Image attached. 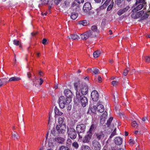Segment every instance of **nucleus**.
<instances>
[{
    "label": "nucleus",
    "mask_w": 150,
    "mask_h": 150,
    "mask_svg": "<svg viewBox=\"0 0 150 150\" xmlns=\"http://www.w3.org/2000/svg\"><path fill=\"white\" fill-rule=\"evenodd\" d=\"M58 133L60 134H63L65 132V130L63 129H61L59 130L58 132Z\"/></svg>",
    "instance_id": "3c124183"
},
{
    "label": "nucleus",
    "mask_w": 150,
    "mask_h": 150,
    "mask_svg": "<svg viewBox=\"0 0 150 150\" xmlns=\"http://www.w3.org/2000/svg\"><path fill=\"white\" fill-rule=\"evenodd\" d=\"M130 8V7L128 6H127L126 7H125V8L123 9V11L124 12H125L126 11H127Z\"/></svg>",
    "instance_id": "6e6d98bb"
},
{
    "label": "nucleus",
    "mask_w": 150,
    "mask_h": 150,
    "mask_svg": "<svg viewBox=\"0 0 150 150\" xmlns=\"http://www.w3.org/2000/svg\"><path fill=\"white\" fill-rule=\"evenodd\" d=\"M97 110L100 112H103L104 110L103 106L101 104H99L97 106Z\"/></svg>",
    "instance_id": "dca6fc26"
},
{
    "label": "nucleus",
    "mask_w": 150,
    "mask_h": 150,
    "mask_svg": "<svg viewBox=\"0 0 150 150\" xmlns=\"http://www.w3.org/2000/svg\"><path fill=\"white\" fill-rule=\"evenodd\" d=\"M80 23L84 26H86L87 25V22L86 20H83L81 21Z\"/></svg>",
    "instance_id": "a18cd8bd"
},
{
    "label": "nucleus",
    "mask_w": 150,
    "mask_h": 150,
    "mask_svg": "<svg viewBox=\"0 0 150 150\" xmlns=\"http://www.w3.org/2000/svg\"><path fill=\"white\" fill-rule=\"evenodd\" d=\"M81 38L83 40H86L88 39V38H87V36L86 34L85 33L81 34Z\"/></svg>",
    "instance_id": "7c9ffc66"
},
{
    "label": "nucleus",
    "mask_w": 150,
    "mask_h": 150,
    "mask_svg": "<svg viewBox=\"0 0 150 150\" xmlns=\"http://www.w3.org/2000/svg\"><path fill=\"white\" fill-rule=\"evenodd\" d=\"M86 129V126L83 124L77 125L76 129L78 133H81L83 132Z\"/></svg>",
    "instance_id": "0eeeda50"
},
{
    "label": "nucleus",
    "mask_w": 150,
    "mask_h": 150,
    "mask_svg": "<svg viewBox=\"0 0 150 150\" xmlns=\"http://www.w3.org/2000/svg\"><path fill=\"white\" fill-rule=\"evenodd\" d=\"M27 76H28V77L29 78H30L31 77V75L30 74V72H28V73H27Z\"/></svg>",
    "instance_id": "774afa93"
},
{
    "label": "nucleus",
    "mask_w": 150,
    "mask_h": 150,
    "mask_svg": "<svg viewBox=\"0 0 150 150\" xmlns=\"http://www.w3.org/2000/svg\"><path fill=\"white\" fill-rule=\"evenodd\" d=\"M118 83V82L116 81H113L112 82V84L113 86H115L117 85Z\"/></svg>",
    "instance_id": "5fc2aeb1"
},
{
    "label": "nucleus",
    "mask_w": 150,
    "mask_h": 150,
    "mask_svg": "<svg viewBox=\"0 0 150 150\" xmlns=\"http://www.w3.org/2000/svg\"><path fill=\"white\" fill-rule=\"evenodd\" d=\"M78 16V14L77 13H72L71 15V17L72 19L75 20L76 18Z\"/></svg>",
    "instance_id": "393cba45"
},
{
    "label": "nucleus",
    "mask_w": 150,
    "mask_h": 150,
    "mask_svg": "<svg viewBox=\"0 0 150 150\" xmlns=\"http://www.w3.org/2000/svg\"><path fill=\"white\" fill-rule=\"evenodd\" d=\"M59 150H70V149L67 147L62 146L60 147Z\"/></svg>",
    "instance_id": "f704fd0d"
},
{
    "label": "nucleus",
    "mask_w": 150,
    "mask_h": 150,
    "mask_svg": "<svg viewBox=\"0 0 150 150\" xmlns=\"http://www.w3.org/2000/svg\"><path fill=\"white\" fill-rule=\"evenodd\" d=\"M56 131L54 129H53L51 131V133L54 135H56Z\"/></svg>",
    "instance_id": "4d7b16f0"
},
{
    "label": "nucleus",
    "mask_w": 150,
    "mask_h": 150,
    "mask_svg": "<svg viewBox=\"0 0 150 150\" xmlns=\"http://www.w3.org/2000/svg\"><path fill=\"white\" fill-rule=\"evenodd\" d=\"M42 43L44 45H45L47 44L48 42H47V40L45 38H44L42 40Z\"/></svg>",
    "instance_id": "864d4df0"
},
{
    "label": "nucleus",
    "mask_w": 150,
    "mask_h": 150,
    "mask_svg": "<svg viewBox=\"0 0 150 150\" xmlns=\"http://www.w3.org/2000/svg\"><path fill=\"white\" fill-rule=\"evenodd\" d=\"M74 88L76 91L75 99L80 102L81 106L84 107L88 104V99L84 95L88 93V88L87 86L81 81L75 83Z\"/></svg>",
    "instance_id": "f257e3e1"
},
{
    "label": "nucleus",
    "mask_w": 150,
    "mask_h": 150,
    "mask_svg": "<svg viewBox=\"0 0 150 150\" xmlns=\"http://www.w3.org/2000/svg\"><path fill=\"white\" fill-rule=\"evenodd\" d=\"M144 3L138 5L133 10V12H136L141 9L144 7Z\"/></svg>",
    "instance_id": "ddd939ff"
},
{
    "label": "nucleus",
    "mask_w": 150,
    "mask_h": 150,
    "mask_svg": "<svg viewBox=\"0 0 150 150\" xmlns=\"http://www.w3.org/2000/svg\"><path fill=\"white\" fill-rule=\"evenodd\" d=\"M93 134L92 133L88 132L87 134L82 139V141L84 143H88L91 139Z\"/></svg>",
    "instance_id": "20e7f679"
},
{
    "label": "nucleus",
    "mask_w": 150,
    "mask_h": 150,
    "mask_svg": "<svg viewBox=\"0 0 150 150\" xmlns=\"http://www.w3.org/2000/svg\"><path fill=\"white\" fill-rule=\"evenodd\" d=\"M142 120L144 122H145L146 120H148L147 118L146 117H144L143 118H142Z\"/></svg>",
    "instance_id": "338daca9"
},
{
    "label": "nucleus",
    "mask_w": 150,
    "mask_h": 150,
    "mask_svg": "<svg viewBox=\"0 0 150 150\" xmlns=\"http://www.w3.org/2000/svg\"><path fill=\"white\" fill-rule=\"evenodd\" d=\"M67 143L70 144L71 143V140L70 139H68L67 141Z\"/></svg>",
    "instance_id": "0e129e2a"
},
{
    "label": "nucleus",
    "mask_w": 150,
    "mask_h": 150,
    "mask_svg": "<svg viewBox=\"0 0 150 150\" xmlns=\"http://www.w3.org/2000/svg\"><path fill=\"white\" fill-rule=\"evenodd\" d=\"M96 128V125L92 124L89 129V132H91L92 133V132L94 131Z\"/></svg>",
    "instance_id": "b1692460"
},
{
    "label": "nucleus",
    "mask_w": 150,
    "mask_h": 150,
    "mask_svg": "<svg viewBox=\"0 0 150 150\" xmlns=\"http://www.w3.org/2000/svg\"><path fill=\"white\" fill-rule=\"evenodd\" d=\"M55 140L56 142L58 143L62 144L64 142L65 139L64 138L59 137L56 138Z\"/></svg>",
    "instance_id": "2eb2a0df"
},
{
    "label": "nucleus",
    "mask_w": 150,
    "mask_h": 150,
    "mask_svg": "<svg viewBox=\"0 0 150 150\" xmlns=\"http://www.w3.org/2000/svg\"><path fill=\"white\" fill-rule=\"evenodd\" d=\"M91 9V6L90 3L89 2L86 3L83 7V10L84 12L89 11Z\"/></svg>",
    "instance_id": "6e6552de"
},
{
    "label": "nucleus",
    "mask_w": 150,
    "mask_h": 150,
    "mask_svg": "<svg viewBox=\"0 0 150 150\" xmlns=\"http://www.w3.org/2000/svg\"><path fill=\"white\" fill-rule=\"evenodd\" d=\"M145 62L149 63L150 61V57L149 56H146L145 57Z\"/></svg>",
    "instance_id": "79ce46f5"
},
{
    "label": "nucleus",
    "mask_w": 150,
    "mask_h": 150,
    "mask_svg": "<svg viewBox=\"0 0 150 150\" xmlns=\"http://www.w3.org/2000/svg\"><path fill=\"white\" fill-rule=\"evenodd\" d=\"M138 15L139 16V18L140 17H141L142 16H143V14L144 13V12L142 10L138 12Z\"/></svg>",
    "instance_id": "49530a36"
},
{
    "label": "nucleus",
    "mask_w": 150,
    "mask_h": 150,
    "mask_svg": "<svg viewBox=\"0 0 150 150\" xmlns=\"http://www.w3.org/2000/svg\"><path fill=\"white\" fill-rule=\"evenodd\" d=\"M67 37L70 39L75 40L79 38V37L76 34H73L68 36Z\"/></svg>",
    "instance_id": "f3484780"
},
{
    "label": "nucleus",
    "mask_w": 150,
    "mask_h": 150,
    "mask_svg": "<svg viewBox=\"0 0 150 150\" xmlns=\"http://www.w3.org/2000/svg\"><path fill=\"white\" fill-rule=\"evenodd\" d=\"M68 135L72 139H75L76 137L77 134L76 130L73 128L68 129Z\"/></svg>",
    "instance_id": "7ed1b4c3"
},
{
    "label": "nucleus",
    "mask_w": 150,
    "mask_h": 150,
    "mask_svg": "<svg viewBox=\"0 0 150 150\" xmlns=\"http://www.w3.org/2000/svg\"><path fill=\"white\" fill-rule=\"evenodd\" d=\"M79 140H81L82 139V136L81 135L79 134Z\"/></svg>",
    "instance_id": "69168bd1"
},
{
    "label": "nucleus",
    "mask_w": 150,
    "mask_h": 150,
    "mask_svg": "<svg viewBox=\"0 0 150 150\" xmlns=\"http://www.w3.org/2000/svg\"><path fill=\"white\" fill-rule=\"evenodd\" d=\"M93 72L95 74H98L99 73V71L97 68L95 67L93 68Z\"/></svg>",
    "instance_id": "cd10ccee"
},
{
    "label": "nucleus",
    "mask_w": 150,
    "mask_h": 150,
    "mask_svg": "<svg viewBox=\"0 0 150 150\" xmlns=\"http://www.w3.org/2000/svg\"><path fill=\"white\" fill-rule=\"evenodd\" d=\"M128 72V71L127 69H125L124 70V72L123 73V75L124 76H126L127 75Z\"/></svg>",
    "instance_id": "13d9d810"
},
{
    "label": "nucleus",
    "mask_w": 150,
    "mask_h": 150,
    "mask_svg": "<svg viewBox=\"0 0 150 150\" xmlns=\"http://www.w3.org/2000/svg\"><path fill=\"white\" fill-rule=\"evenodd\" d=\"M114 0H106L105 2L103 4L104 6H107L109 5L108 8L107 10H110L114 4Z\"/></svg>",
    "instance_id": "39448f33"
},
{
    "label": "nucleus",
    "mask_w": 150,
    "mask_h": 150,
    "mask_svg": "<svg viewBox=\"0 0 150 150\" xmlns=\"http://www.w3.org/2000/svg\"><path fill=\"white\" fill-rule=\"evenodd\" d=\"M124 12L123 9L119 10L117 12V14L119 16H120L124 13Z\"/></svg>",
    "instance_id": "c9c22d12"
},
{
    "label": "nucleus",
    "mask_w": 150,
    "mask_h": 150,
    "mask_svg": "<svg viewBox=\"0 0 150 150\" xmlns=\"http://www.w3.org/2000/svg\"><path fill=\"white\" fill-rule=\"evenodd\" d=\"M58 122L59 125H62L63 122V120L62 117H59L58 119Z\"/></svg>",
    "instance_id": "09e8293b"
},
{
    "label": "nucleus",
    "mask_w": 150,
    "mask_h": 150,
    "mask_svg": "<svg viewBox=\"0 0 150 150\" xmlns=\"http://www.w3.org/2000/svg\"><path fill=\"white\" fill-rule=\"evenodd\" d=\"M123 0H116V2L118 5H120L123 2Z\"/></svg>",
    "instance_id": "603ef678"
},
{
    "label": "nucleus",
    "mask_w": 150,
    "mask_h": 150,
    "mask_svg": "<svg viewBox=\"0 0 150 150\" xmlns=\"http://www.w3.org/2000/svg\"><path fill=\"white\" fill-rule=\"evenodd\" d=\"M21 79L20 77H13L11 78L9 80L8 82L12 81H18L21 80Z\"/></svg>",
    "instance_id": "4be33fe9"
},
{
    "label": "nucleus",
    "mask_w": 150,
    "mask_h": 150,
    "mask_svg": "<svg viewBox=\"0 0 150 150\" xmlns=\"http://www.w3.org/2000/svg\"><path fill=\"white\" fill-rule=\"evenodd\" d=\"M145 0H136V5H137V4L142 3H144Z\"/></svg>",
    "instance_id": "a19ab883"
},
{
    "label": "nucleus",
    "mask_w": 150,
    "mask_h": 150,
    "mask_svg": "<svg viewBox=\"0 0 150 150\" xmlns=\"http://www.w3.org/2000/svg\"><path fill=\"white\" fill-rule=\"evenodd\" d=\"M101 53V52L100 50H97L94 52L93 53V57L95 58L98 57Z\"/></svg>",
    "instance_id": "412c9836"
},
{
    "label": "nucleus",
    "mask_w": 150,
    "mask_h": 150,
    "mask_svg": "<svg viewBox=\"0 0 150 150\" xmlns=\"http://www.w3.org/2000/svg\"><path fill=\"white\" fill-rule=\"evenodd\" d=\"M60 2V0H55L54 1L55 3L56 4L58 5Z\"/></svg>",
    "instance_id": "e2e57ef3"
},
{
    "label": "nucleus",
    "mask_w": 150,
    "mask_h": 150,
    "mask_svg": "<svg viewBox=\"0 0 150 150\" xmlns=\"http://www.w3.org/2000/svg\"><path fill=\"white\" fill-rule=\"evenodd\" d=\"M60 127V125H59V126L57 125L56 127V129L57 131V132H58L59 130L60 129V127Z\"/></svg>",
    "instance_id": "052dcab7"
},
{
    "label": "nucleus",
    "mask_w": 150,
    "mask_h": 150,
    "mask_svg": "<svg viewBox=\"0 0 150 150\" xmlns=\"http://www.w3.org/2000/svg\"><path fill=\"white\" fill-rule=\"evenodd\" d=\"M81 150H90V148L88 146L83 145L81 146Z\"/></svg>",
    "instance_id": "c756f323"
},
{
    "label": "nucleus",
    "mask_w": 150,
    "mask_h": 150,
    "mask_svg": "<svg viewBox=\"0 0 150 150\" xmlns=\"http://www.w3.org/2000/svg\"><path fill=\"white\" fill-rule=\"evenodd\" d=\"M93 146L94 147V149L96 150H99L100 149L101 146L99 142L96 140H93L92 142Z\"/></svg>",
    "instance_id": "9d476101"
},
{
    "label": "nucleus",
    "mask_w": 150,
    "mask_h": 150,
    "mask_svg": "<svg viewBox=\"0 0 150 150\" xmlns=\"http://www.w3.org/2000/svg\"><path fill=\"white\" fill-rule=\"evenodd\" d=\"M91 29L95 33H99V30L98 29L96 25H93L91 26Z\"/></svg>",
    "instance_id": "a211bd4d"
},
{
    "label": "nucleus",
    "mask_w": 150,
    "mask_h": 150,
    "mask_svg": "<svg viewBox=\"0 0 150 150\" xmlns=\"http://www.w3.org/2000/svg\"><path fill=\"white\" fill-rule=\"evenodd\" d=\"M149 16V15L148 14H146L145 15L143 16L141 18V20H143L144 19H146Z\"/></svg>",
    "instance_id": "de8ad7c7"
},
{
    "label": "nucleus",
    "mask_w": 150,
    "mask_h": 150,
    "mask_svg": "<svg viewBox=\"0 0 150 150\" xmlns=\"http://www.w3.org/2000/svg\"><path fill=\"white\" fill-rule=\"evenodd\" d=\"M13 43L16 46H19L20 47H21V43L19 40L15 39L14 40H13Z\"/></svg>",
    "instance_id": "5701e85b"
},
{
    "label": "nucleus",
    "mask_w": 150,
    "mask_h": 150,
    "mask_svg": "<svg viewBox=\"0 0 150 150\" xmlns=\"http://www.w3.org/2000/svg\"><path fill=\"white\" fill-rule=\"evenodd\" d=\"M7 82L6 81V79H0V86H2L4 83H6Z\"/></svg>",
    "instance_id": "c85d7f7f"
},
{
    "label": "nucleus",
    "mask_w": 150,
    "mask_h": 150,
    "mask_svg": "<svg viewBox=\"0 0 150 150\" xmlns=\"http://www.w3.org/2000/svg\"><path fill=\"white\" fill-rule=\"evenodd\" d=\"M116 128H115L114 129V131L112 133L111 135L110 136V138H112V137H113L116 134Z\"/></svg>",
    "instance_id": "58836bf2"
},
{
    "label": "nucleus",
    "mask_w": 150,
    "mask_h": 150,
    "mask_svg": "<svg viewBox=\"0 0 150 150\" xmlns=\"http://www.w3.org/2000/svg\"><path fill=\"white\" fill-rule=\"evenodd\" d=\"M70 98H66L64 96H60L59 99V105L61 108H63L66 105L69 104L71 102Z\"/></svg>",
    "instance_id": "f03ea898"
},
{
    "label": "nucleus",
    "mask_w": 150,
    "mask_h": 150,
    "mask_svg": "<svg viewBox=\"0 0 150 150\" xmlns=\"http://www.w3.org/2000/svg\"><path fill=\"white\" fill-rule=\"evenodd\" d=\"M91 96L93 101H97L99 98V94L98 92L96 91H93L91 93Z\"/></svg>",
    "instance_id": "423d86ee"
},
{
    "label": "nucleus",
    "mask_w": 150,
    "mask_h": 150,
    "mask_svg": "<svg viewBox=\"0 0 150 150\" xmlns=\"http://www.w3.org/2000/svg\"><path fill=\"white\" fill-rule=\"evenodd\" d=\"M89 38H93L96 36V34L92 31H88Z\"/></svg>",
    "instance_id": "a878e982"
},
{
    "label": "nucleus",
    "mask_w": 150,
    "mask_h": 150,
    "mask_svg": "<svg viewBox=\"0 0 150 150\" xmlns=\"http://www.w3.org/2000/svg\"><path fill=\"white\" fill-rule=\"evenodd\" d=\"M72 146L76 149H77L79 146L78 144L76 142H74L72 143Z\"/></svg>",
    "instance_id": "473e14b6"
},
{
    "label": "nucleus",
    "mask_w": 150,
    "mask_h": 150,
    "mask_svg": "<svg viewBox=\"0 0 150 150\" xmlns=\"http://www.w3.org/2000/svg\"><path fill=\"white\" fill-rule=\"evenodd\" d=\"M129 144L132 146L135 143V141L134 139L132 138H131L129 140Z\"/></svg>",
    "instance_id": "2f4dec72"
},
{
    "label": "nucleus",
    "mask_w": 150,
    "mask_h": 150,
    "mask_svg": "<svg viewBox=\"0 0 150 150\" xmlns=\"http://www.w3.org/2000/svg\"><path fill=\"white\" fill-rule=\"evenodd\" d=\"M43 82V80L41 78L39 79H37V81H35L34 83V84L36 87L38 86V84L40 86L41 85Z\"/></svg>",
    "instance_id": "4468645a"
},
{
    "label": "nucleus",
    "mask_w": 150,
    "mask_h": 150,
    "mask_svg": "<svg viewBox=\"0 0 150 150\" xmlns=\"http://www.w3.org/2000/svg\"><path fill=\"white\" fill-rule=\"evenodd\" d=\"M55 113L56 115H61L63 114V113L60 111L57 107H55L54 108Z\"/></svg>",
    "instance_id": "6ab92c4d"
},
{
    "label": "nucleus",
    "mask_w": 150,
    "mask_h": 150,
    "mask_svg": "<svg viewBox=\"0 0 150 150\" xmlns=\"http://www.w3.org/2000/svg\"><path fill=\"white\" fill-rule=\"evenodd\" d=\"M115 143L118 145H120L122 142V139L120 137H116L114 139Z\"/></svg>",
    "instance_id": "f8f14e48"
},
{
    "label": "nucleus",
    "mask_w": 150,
    "mask_h": 150,
    "mask_svg": "<svg viewBox=\"0 0 150 150\" xmlns=\"http://www.w3.org/2000/svg\"><path fill=\"white\" fill-rule=\"evenodd\" d=\"M132 125L133 127L135 128H137L138 126V124L135 121H134L132 122Z\"/></svg>",
    "instance_id": "ea45409f"
},
{
    "label": "nucleus",
    "mask_w": 150,
    "mask_h": 150,
    "mask_svg": "<svg viewBox=\"0 0 150 150\" xmlns=\"http://www.w3.org/2000/svg\"><path fill=\"white\" fill-rule=\"evenodd\" d=\"M106 24V20L105 19H103L101 23V26L102 27H104Z\"/></svg>",
    "instance_id": "8fccbe9b"
},
{
    "label": "nucleus",
    "mask_w": 150,
    "mask_h": 150,
    "mask_svg": "<svg viewBox=\"0 0 150 150\" xmlns=\"http://www.w3.org/2000/svg\"><path fill=\"white\" fill-rule=\"evenodd\" d=\"M91 109L92 112L94 113L96 112V110H97V107L95 106H93L91 108Z\"/></svg>",
    "instance_id": "72a5a7b5"
},
{
    "label": "nucleus",
    "mask_w": 150,
    "mask_h": 150,
    "mask_svg": "<svg viewBox=\"0 0 150 150\" xmlns=\"http://www.w3.org/2000/svg\"><path fill=\"white\" fill-rule=\"evenodd\" d=\"M12 136L16 139H17L19 135L15 131H14L13 133L12 134Z\"/></svg>",
    "instance_id": "4c0bfd02"
},
{
    "label": "nucleus",
    "mask_w": 150,
    "mask_h": 150,
    "mask_svg": "<svg viewBox=\"0 0 150 150\" xmlns=\"http://www.w3.org/2000/svg\"><path fill=\"white\" fill-rule=\"evenodd\" d=\"M98 82L99 83H101L102 82V78L101 76H98Z\"/></svg>",
    "instance_id": "bf43d9fd"
},
{
    "label": "nucleus",
    "mask_w": 150,
    "mask_h": 150,
    "mask_svg": "<svg viewBox=\"0 0 150 150\" xmlns=\"http://www.w3.org/2000/svg\"><path fill=\"white\" fill-rule=\"evenodd\" d=\"M124 12L123 9L119 10L117 12V14L119 16H120L124 13Z\"/></svg>",
    "instance_id": "e433bc0d"
},
{
    "label": "nucleus",
    "mask_w": 150,
    "mask_h": 150,
    "mask_svg": "<svg viewBox=\"0 0 150 150\" xmlns=\"http://www.w3.org/2000/svg\"><path fill=\"white\" fill-rule=\"evenodd\" d=\"M64 93L65 96H66V98H70L71 100V98L73 97V94L69 90H66L64 91Z\"/></svg>",
    "instance_id": "9b49d317"
},
{
    "label": "nucleus",
    "mask_w": 150,
    "mask_h": 150,
    "mask_svg": "<svg viewBox=\"0 0 150 150\" xmlns=\"http://www.w3.org/2000/svg\"><path fill=\"white\" fill-rule=\"evenodd\" d=\"M84 0H77V2L79 4L83 3L84 2Z\"/></svg>",
    "instance_id": "680f3d73"
},
{
    "label": "nucleus",
    "mask_w": 150,
    "mask_h": 150,
    "mask_svg": "<svg viewBox=\"0 0 150 150\" xmlns=\"http://www.w3.org/2000/svg\"><path fill=\"white\" fill-rule=\"evenodd\" d=\"M108 114L107 112L105 111L100 117V123L103 125L107 118Z\"/></svg>",
    "instance_id": "1a4fd4ad"
},
{
    "label": "nucleus",
    "mask_w": 150,
    "mask_h": 150,
    "mask_svg": "<svg viewBox=\"0 0 150 150\" xmlns=\"http://www.w3.org/2000/svg\"><path fill=\"white\" fill-rule=\"evenodd\" d=\"M48 1L49 0H41V2L42 5L47 4Z\"/></svg>",
    "instance_id": "c03bdc74"
},
{
    "label": "nucleus",
    "mask_w": 150,
    "mask_h": 150,
    "mask_svg": "<svg viewBox=\"0 0 150 150\" xmlns=\"http://www.w3.org/2000/svg\"><path fill=\"white\" fill-rule=\"evenodd\" d=\"M96 136L98 140H100L103 139L104 138V134L102 132L97 133L96 134Z\"/></svg>",
    "instance_id": "aec40b11"
},
{
    "label": "nucleus",
    "mask_w": 150,
    "mask_h": 150,
    "mask_svg": "<svg viewBox=\"0 0 150 150\" xmlns=\"http://www.w3.org/2000/svg\"><path fill=\"white\" fill-rule=\"evenodd\" d=\"M132 17L134 18H139V16L138 15V13L137 12H135L133 13L131 15Z\"/></svg>",
    "instance_id": "bb28decb"
},
{
    "label": "nucleus",
    "mask_w": 150,
    "mask_h": 150,
    "mask_svg": "<svg viewBox=\"0 0 150 150\" xmlns=\"http://www.w3.org/2000/svg\"><path fill=\"white\" fill-rule=\"evenodd\" d=\"M113 119V118L112 117H110V118L108 120L107 122V125L109 126V125L111 123V122L112 121Z\"/></svg>",
    "instance_id": "37998d69"
}]
</instances>
